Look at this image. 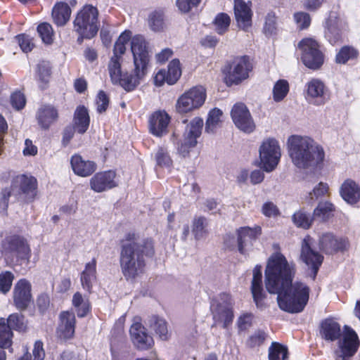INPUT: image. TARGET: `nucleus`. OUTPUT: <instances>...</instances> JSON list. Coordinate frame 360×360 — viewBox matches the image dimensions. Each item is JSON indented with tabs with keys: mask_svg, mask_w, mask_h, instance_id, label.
Returning a JSON list of instances; mask_svg holds the SVG:
<instances>
[{
	"mask_svg": "<svg viewBox=\"0 0 360 360\" xmlns=\"http://www.w3.org/2000/svg\"><path fill=\"white\" fill-rule=\"evenodd\" d=\"M296 268L280 252L271 255L265 269V285L267 291L277 294L281 309L290 313L302 311L307 305L310 289L302 282L292 283Z\"/></svg>",
	"mask_w": 360,
	"mask_h": 360,
	"instance_id": "f257e3e1",
	"label": "nucleus"
},
{
	"mask_svg": "<svg viewBox=\"0 0 360 360\" xmlns=\"http://www.w3.org/2000/svg\"><path fill=\"white\" fill-rule=\"evenodd\" d=\"M120 262L127 279H134L143 273L146 258L155 253L152 239H140L134 233H128L120 241Z\"/></svg>",
	"mask_w": 360,
	"mask_h": 360,
	"instance_id": "f03ea898",
	"label": "nucleus"
},
{
	"mask_svg": "<svg viewBox=\"0 0 360 360\" xmlns=\"http://www.w3.org/2000/svg\"><path fill=\"white\" fill-rule=\"evenodd\" d=\"M287 144L292 162L299 169L314 168L323 161V148L309 136H290Z\"/></svg>",
	"mask_w": 360,
	"mask_h": 360,
	"instance_id": "7ed1b4c3",
	"label": "nucleus"
},
{
	"mask_svg": "<svg viewBox=\"0 0 360 360\" xmlns=\"http://www.w3.org/2000/svg\"><path fill=\"white\" fill-rule=\"evenodd\" d=\"M134 66L130 71L122 73L121 64L116 60H112V63L108 65L109 74L112 83L120 84L127 91L135 89L146 75V68L139 65Z\"/></svg>",
	"mask_w": 360,
	"mask_h": 360,
	"instance_id": "20e7f679",
	"label": "nucleus"
},
{
	"mask_svg": "<svg viewBox=\"0 0 360 360\" xmlns=\"http://www.w3.org/2000/svg\"><path fill=\"white\" fill-rule=\"evenodd\" d=\"M3 253L8 263L22 264L27 263L31 256V250L27 240L19 236L7 238L3 245Z\"/></svg>",
	"mask_w": 360,
	"mask_h": 360,
	"instance_id": "39448f33",
	"label": "nucleus"
},
{
	"mask_svg": "<svg viewBox=\"0 0 360 360\" xmlns=\"http://www.w3.org/2000/svg\"><path fill=\"white\" fill-rule=\"evenodd\" d=\"M98 11L96 7L86 5L77 13L74 20V29L82 38L91 39L98 30Z\"/></svg>",
	"mask_w": 360,
	"mask_h": 360,
	"instance_id": "423d86ee",
	"label": "nucleus"
},
{
	"mask_svg": "<svg viewBox=\"0 0 360 360\" xmlns=\"http://www.w3.org/2000/svg\"><path fill=\"white\" fill-rule=\"evenodd\" d=\"M297 47L301 51V60L307 68L313 70L321 68L324 63V54L315 39L304 38L298 43Z\"/></svg>",
	"mask_w": 360,
	"mask_h": 360,
	"instance_id": "0eeeda50",
	"label": "nucleus"
},
{
	"mask_svg": "<svg viewBox=\"0 0 360 360\" xmlns=\"http://www.w3.org/2000/svg\"><path fill=\"white\" fill-rule=\"evenodd\" d=\"M233 304L232 297L226 292L221 293L212 300L210 309L215 324H222L223 328H227L232 323Z\"/></svg>",
	"mask_w": 360,
	"mask_h": 360,
	"instance_id": "6e6552de",
	"label": "nucleus"
},
{
	"mask_svg": "<svg viewBox=\"0 0 360 360\" xmlns=\"http://www.w3.org/2000/svg\"><path fill=\"white\" fill-rule=\"evenodd\" d=\"M206 96V91L202 86L192 87L179 97L176 110L185 114L198 109L204 104Z\"/></svg>",
	"mask_w": 360,
	"mask_h": 360,
	"instance_id": "1a4fd4ad",
	"label": "nucleus"
},
{
	"mask_svg": "<svg viewBox=\"0 0 360 360\" xmlns=\"http://www.w3.org/2000/svg\"><path fill=\"white\" fill-rule=\"evenodd\" d=\"M252 65L247 56L236 58L224 70V82L228 86L239 84L248 78Z\"/></svg>",
	"mask_w": 360,
	"mask_h": 360,
	"instance_id": "9d476101",
	"label": "nucleus"
},
{
	"mask_svg": "<svg viewBox=\"0 0 360 360\" xmlns=\"http://www.w3.org/2000/svg\"><path fill=\"white\" fill-rule=\"evenodd\" d=\"M259 153L262 168L267 172L273 171L281 157L278 141L274 139L264 140L259 147Z\"/></svg>",
	"mask_w": 360,
	"mask_h": 360,
	"instance_id": "9b49d317",
	"label": "nucleus"
},
{
	"mask_svg": "<svg viewBox=\"0 0 360 360\" xmlns=\"http://www.w3.org/2000/svg\"><path fill=\"white\" fill-rule=\"evenodd\" d=\"M203 126V120L200 117H195L187 126L184 133V141L177 148L178 152L183 157L188 155L190 149L197 144V139L200 136Z\"/></svg>",
	"mask_w": 360,
	"mask_h": 360,
	"instance_id": "f8f14e48",
	"label": "nucleus"
},
{
	"mask_svg": "<svg viewBox=\"0 0 360 360\" xmlns=\"http://www.w3.org/2000/svg\"><path fill=\"white\" fill-rule=\"evenodd\" d=\"M231 116L235 125L241 131L251 133L255 129V124L246 105L239 103L235 104L231 111Z\"/></svg>",
	"mask_w": 360,
	"mask_h": 360,
	"instance_id": "ddd939ff",
	"label": "nucleus"
},
{
	"mask_svg": "<svg viewBox=\"0 0 360 360\" xmlns=\"http://www.w3.org/2000/svg\"><path fill=\"white\" fill-rule=\"evenodd\" d=\"M131 39V50L134 58V65L147 68L149 62L148 43L141 35H136Z\"/></svg>",
	"mask_w": 360,
	"mask_h": 360,
	"instance_id": "4468645a",
	"label": "nucleus"
},
{
	"mask_svg": "<svg viewBox=\"0 0 360 360\" xmlns=\"http://www.w3.org/2000/svg\"><path fill=\"white\" fill-rule=\"evenodd\" d=\"M311 238H305L302 244L301 259L312 271V277L314 279L320 266L321 265L323 257L319 252L312 250L310 246Z\"/></svg>",
	"mask_w": 360,
	"mask_h": 360,
	"instance_id": "2eb2a0df",
	"label": "nucleus"
},
{
	"mask_svg": "<svg viewBox=\"0 0 360 360\" xmlns=\"http://www.w3.org/2000/svg\"><path fill=\"white\" fill-rule=\"evenodd\" d=\"M306 98L316 105L326 103L328 96L324 83L319 79H312L306 84Z\"/></svg>",
	"mask_w": 360,
	"mask_h": 360,
	"instance_id": "dca6fc26",
	"label": "nucleus"
},
{
	"mask_svg": "<svg viewBox=\"0 0 360 360\" xmlns=\"http://www.w3.org/2000/svg\"><path fill=\"white\" fill-rule=\"evenodd\" d=\"M13 299L18 309H25L32 302L30 283L26 279L19 280L14 286Z\"/></svg>",
	"mask_w": 360,
	"mask_h": 360,
	"instance_id": "f3484780",
	"label": "nucleus"
},
{
	"mask_svg": "<svg viewBox=\"0 0 360 360\" xmlns=\"http://www.w3.org/2000/svg\"><path fill=\"white\" fill-rule=\"evenodd\" d=\"M339 356L342 360L353 356L359 347L358 336L354 330L345 326L342 338L339 341Z\"/></svg>",
	"mask_w": 360,
	"mask_h": 360,
	"instance_id": "a211bd4d",
	"label": "nucleus"
},
{
	"mask_svg": "<svg viewBox=\"0 0 360 360\" xmlns=\"http://www.w3.org/2000/svg\"><path fill=\"white\" fill-rule=\"evenodd\" d=\"M261 233L260 227H240L237 229V249L238 252L245 255L252 245L255 240Z\"/></svg>",
	"mask_w": 360,
	"mask_h": 360,
	"instance_id": "6ab92c4d",
	"label": "nucleus"
},
{
	"mask_svg": "<svg viewBox=\"0 0 360 360\" xmlns=\"http://www.w3.org/2000/svg\"><path fill=\"white\" fill-rule=\"evenodd\" d=\"M130 335L133 344L139 349L147 350L154 344L153 338L147 333L144 326L139 322L131 325Z\"/></svg>",
	"mask_w": 360,
	"mask_h": 360,
	"instance_id": "aec40b11",
	"label": "nucleus"
},
{
	"mask_svg": "<svg viewBox=\"0 0 360 360\" xmlns=\"http://www.w3.org/2000/svg\"><path fill=\"white\" fill-rule=\"evenodd\" d=\"M116 174L109 170L96 173L90 179L91 188L97 193H101L117 186L115 181Z\"/></svg>",
	"mask_w": 360,
	"mask_h": 360,
	"instance_id": "412c9836",
	"label": "nucleus"
},
{
	"mask_svg": "<svg viewBox=\"0 0 360 360\" xmlns=\"http://www.w3.org/2000/svg\"><path fill=\"white\" fill-rule=\"evenodd\" d=\"M60 322L57 328V335L60 339L69 340L75 334L76 318L73 312L64 311L59 315Z\"/></svg>",
	"mask_w": 360,
	"mask_h": 360,
	"instance_id": "4be33fe9",
	"label": "nucleus"
},
{
	"mask_svg": "<svg viewBox=\"0 0 360 360\" xmlns=\"http://www.w3.org/2000/svg\"><path fill=\"white\" fill-rule=\"evenodd\" d=\"M251 3L243 0L234 1V14L238 26L243 30H248L252 25Z\"/></svg>",
	"mask_w": 360,
	"mask_h": 360,
	"instance_id": "5701e85b",
	"label": "nucleus"
},
{
	"mask_svg": "<svg viewBox=\"0 0 360 360\" xmlns=\"http://www.w3.org/2000/svg\"><path fill=\"white\" fill-rule=\"evenodd\" d=\"M262 274L261 266H256L253 269L251 292L254 302L257 308L263 309L266 307V295L262 287Z\"/></svg>",
	"mask_w": 360,
	"mask_h": 360,
	"instance_id": "b1692460",
	"label": "nucleus"
},
{
	"mask_svg": "<svg viewBox=\"0 0 360 360\" xmlns=\"http://www.w3.org/2000/svg\"><path fill=\"white\" fill-rule=\"evenodd\" d=\"M170 117L165 111H156L149 118V130L156 136H162L167 133Z\"/></svg>",
	"mask_w": 360,
	"mask_h": 360,
	"instance_id": "393cba45",
	"label": "nucleus"
},
{
	"mask_svg": "<svg viewBox=\"0 0 360 360\" xmlns=\"http://www.w3.org/2000/svg\"><path fill=\"white\" fill-rule=\"evenodd\" d=\"M70 164L74 173L82 177L89 176L97 168L94 161L86 160L77 154L72 156Z\"/></svg>",
	"mask_w": 360,
	"mask_h": 360,
	"instance_id": "a878e982",
	"label": "nucleus"
},
{
	"mask_svg": "<svg viewBox=\"0 0 360 360\" xmlns=\"http://www.w3.org/2000/svg\"><path fill=\"white\" fill-rule=\"evenodd\" d=\"M13 185L20 188L27 200H32L34 198L37 187V179L34 177L24 174L19 175L14 179Z\"/></svg>",
	"mask_w": 360,
	"mask_h": 360,
	"instance_id": "bb28decb",
	"label": "nucleus"
},
{
	"mask_svg": "<svg viewBox=\"0 0 360 360\" xmlns=\"http://www.w3.org/2000/svg\"><path fill=\"white\" fill-rule=\"evenodd\" d=\"M96 278V260L94 258L86 264L84 269L81 273L80 281L83 289L91 292Z\"/></svg>",
	"mask_w": 360,
	"mask_h": 360,
	"instance_id": "cd10ccee",
	"label": "nucleus"
},
{
	"mask_svg": "<svg viewBox=\"0 0 360 360\" xmlns=\"http://www.w3.org/2000/svg\"><path fill=\"white\" fill-rule=\"evenodd\" d=\"M340 194L349 204H356L360 200V187L353 180L347 179L341 186Z\"/></svg>",
	"mask_w": 360,
	"mask_h": 360,
	"instance_id": "c85d7f7f",
	"label": "nucleus"
},
{
	"mask_svg": "<svg viewBox=\"0 0 360 360\" xmlns=\"http://www.w3.org/2000/svg\"><path fill=\"white\" fill-rule=\"evenodd\" d=\"M321 249L327 254H333L345 248V241L338 239L332 233L323 234L320 238Z\"/></svg>",
	"mask_w": 360,
	"mask_h": 360,
	"instance_id": "c756f323",
	"label": "nucleus"
},
{
	"mask_svg": "<svg viewBox=\"0 0 360 360\" xmlns=\"http://www.w3.org/2000/svg\"><path fill=\"white\" fill-rule=\"evenodd\" d=\"M320 335L326 340L334 341L341 335L340 326L333 319H327L321 323Z\"/></svg>",
	"mask_w": 360,
	"mask_h": 360,
	"instance_id": "7c9ffc66",
	"label": "nucleus"
},
{
	"mask_svg": "<svg viewBox=\"0 0 360 360\" xmlns=\"http://www.w3.org/2000/svg\"><path fill=\"white\" fill-rule=\"evenodd\" d=\"M90 124V117L86 108L84 105L77 107L73 117L74 129L79 134L85 133Z\"/></svg>",
	"mask_w": 360,
	"mask_h": 360,
	"instance_id": "2f4dec72",
	"label": "nucleus"
},
{
	"mask_svg": "<svg viewBox=\"0 0 360 360\" xmlns=\"http://www.w3.org/2000/svg\"><path fill=\"white\" fill-rule=\"evenodd\" d=\"M148 326L151 330L158 335L160 340H167L169 338L168 324L164 319L153 316L148 319Z\"/></svg>",
	"mask_w": 360,
	"mask_h": 360,
	"instance_id": "473e14b6",
	"label": "nucleus"
},
{
	"mask_svg": "<svg viewBox=\"0 0 360 360\" xmlns=\"http://www.w3.org/2000/svg\"><path fill=\"white\" fill-rule=\"evenodd\" d=\"M57 117L58 112L52 106L46 105L39 109L37 120L39 124L44 129H48L56 120Z\"/></svg>",
	"mask_w": 360,
	"mask_h": 360,
	"instance_id": "72a5a7b5",
	"label": "nucleus"
},
{
	"mask_svg": "<svg viewBox=\"0 0 360 360\" xmlns=\"http://www.w3.org/2000/svg\"><path fill=\"white\" fill-rule=\"evenodd\" d=\"M130 39L131 32L129 31H125L120 35L115 44L113 56H112L108 65H110L112 63V60H115L118 63L121 64L122 56L125 53L126 45Z\"/></svg>",
	"mask_w": 360,
	"mask_h": 360,
	"instance_id": "f704fd0d",
	"label": "nucleus"
},
{
	"mask_svg": "<svg viewBox=\"0 0 360 360\" xmlns=\"http://www.w3.org/2000/svg\"><path fill=\"white\" fill-rule=\"evenodd\" d=\"M71 15L70 6L65 3H58L53 8L52 17L58 25L62 26L66 24Z\"/></svg>",
	"mask_w": 360,
	"mask_h": 360,
	"instance_id": "c9c22d12",
	"label": "nucleus"
},
{
	"mask_svg": "<svg viewBox=\"0 0 360 360\" xmlns=\"http://www.w3.org/2000/svg\"><path fill=\"white\" fill-rule=\"evenodd\" d=\"M72 306L75 308L78 317H84L90 311V303L89 300L84 297L82 295L77 292L72 296Z\"/></svg>",
	"mask_w": 360,
	"mask_h": 360,
	"instance_id": "e433bc0d",
	"label": "nucleus"
},
{
	"mask_svg": "<svg viewBox=\"0 0 360 360\" xmlns=\"http://www.w3.org/2000/svg\"><path fill=\"white\" fill-rule=\"evenodd\" d=\"M223 122V112L219 108L212 109L208 114L205 124V131L213 133Z\"/></svg>",
	"mask_w": 360,
	"mask_h": 360,
	"instance_id": "4c0bfd02",
	"label": "nucleus"
},
{
	"mask_svg": "<svg viewBox=\"0 0 360 360\" xmlns=\"http://www.w3.org/2000/svg\"><path fill=\"white\" fill-rule=\"evenodd\" d=\"M207 221L205 217H197L193 220L192 232L195 239H204L207 234Z\"/></svg>",
	"mask_w": 360,
	"mask_h": 360,
	"instance_id": "58836bf2",
	"label": "nucleus"
},
{
	"mask_svg": "<svg viewBox=\"0 0 360 360\" xmlns=\"http://www.w3.org/2000/svg\"><path fill=\"white\" fill-rule=\"evenodd\" d=\"M13 333L6 319L0 318V347L8 348L12 345Z\"/></svg>",
	"mask_w": 360,
	"mask_h": 360,
	"instance_id": "ea45409f",
	"label": "nucleus"
},
{
	"mask_svg": "<svg viewBox=\"0 0 360 360\" xmlns=\"http://www.w3.org/2000/svg\"><path fill=\"white\" fill-rule=\"evenodd\" d=\"M290 90L289 83L285 79H279L274 85L272 94L275 102H281L288 95Z\"/></svg>",
	"mask_w": 360,
	"mask_h": 360,
	"instance_id": "a19ab883",
	"label": "nucleus"
},
{
	"mask_svg": "<svg viewBox=\"0 0 360 360\" xmlns=\"http://www.w3.org/2000/svg\"><path fill=\"white\" fill-rule=\"evenodd\" d=\"M51 76V65L49 62L42 61L38 65L37 77L41 89H44Z\"/></svg>",
	"mask_w": 360,
	"mask_h": 360,
	"instance_id": "79ce46f5",
	"label": "nucleus"
},
{
	"mask_svg": "<svg viewBox=\"0 0 360 360\" xmlns=\"http://www.w3.org/2000/svg\"><path fill=\"white\" fill-rule=\"evenodd\" d=\"M6 321L11 330L14 329L20 332H25L27 330V323L25 320V317L20 314H12Z\"/></svg>",
	"mask_w": 360,
	"mask_h": 360,
	"instance_id": "37998d69",
	"label": "nucleus"
},
{
	"mask_svg": "<svg viewBox=\"0 0 360 360\" xmlns=\"http://www.w3.org/2000/svg\"><path fill=\"white\" fill-rule=\"evenodd\" d=\"M166 72L168 77L167 84L170 85L175 84L181 75V69L179 60L178 59L172 60L169 63L168 65V70Z\"/></svg>",
	"mask_w": 360,
	"mask_h": 360,
	"instance_id": "c03bdc74",
	"label": "nucleus"
},
{
	"mask_svg": "<svg viewBox=\"0 0 360 360\" xmlns=\"http://www.w3.org/2000/svg\"><path fill=\"white\" fill-rule=\"evenodd\" d=\"M269 360H285L288 359V349L282 345L273 342L269 349Z\"/></svg>",
	"mask_w": 360,
	"mask_h": 360,
	"instance_id": "a18cd8bd",
	"label": "nucleus"
},
{
	"mask_svg": "<svg viewBox=\"0 0 360 360\" xmlns=\"http://www.w3.org/2000/svg\"><path fill=\"white\" fill-rule=\"evenodd\" d=\"M358 56V51L353 47L343 46L336 55L335 61L338 63L345 64L349 60L356 58Z\"/></svg>",
	"mask_w": 360,
	"mask_h": 360,
	"instance_id": "49530a36",
	"label": "nucleus"
},
{
	"mask_svg": "<svg viewBox=\"0 0 360 360\" xmlns=\"http://www.w3.org/2000/svg\"><path fill=\"white\" fill-rule=\"evenodd\" d=\"M292 221L297 227L308 229L311 226L313 219L309 214L299 210L293 214Z\"/></svg>",
	"mask_w": 360,
	"mask_h": 360,
	"instance_id": "de8ad7c7",
	"label": "nucleus"
},
{
	"mask_svg": "<svg viewBox=\"0 0 360 360\" xmlns=\"http://www.w3.org/2000/svg\"><path fill=\"white\" fill-rule=\"evenodd\" d=\"M148 23L150 27L155 32H159L164 29V13L162 11H154L148 18Z\"/></svg>",
	"mask_w": 360,
	"mask_h": 360,
	"instance_id": "09e8293b",
	"label": "nucleus"
},
{
	"mask_svg": "<svg viewBox=\"0 0 360 360\" xmlns=\"http://www.w3.org/2000/svg\"><path fill=\"white\" fill-rule=\"evenodd\" d=\"M333 210L334 206L332 203L329 202H321L314 210V214L322 220H326L330 217Z\"/></svg>",
	"mask_w": 360,
	"mask_h": 360,
	"instance_id": "8fccbe9b",
	"label": "nucleus"
},
{
	"mask_svg": "<svg viewBox=\"0 0 360 360\" xmlns=\"http://www.w3.org/2000/svg\"><path fill=\"white\" fill-rule=\"evenodd\" d=\"M231 19L226 13L218 14L214 20L215 30L219 34H224L227 31L230 25Z\"/></svg>",
	"mask_w": 360,
	"mask_h": 360,
	"instance_id": "3c124183",
	"label": "nucleus"
},
{
	"mask_svg": "<svg viewBox=\"0 0 360 360\" xmlns=\"http://www.w3.org/2000/svg\"><path fill=\"white\" fill-rule=\"evenodd\" d=\"M37 32L45 44H50L53 42V31L50 24L41 23L37 27Z\"/></svg>",
	"mask_w": 360,
	"mask_h": 360,
	"instance_id": "603ef678",
	"label": "nucleus"
},
{
	"mask_svg": "<svg viewBox=\"0 0 360 360\" xmlns=\"http://www.w3.org/2000/svg\"><path fill=\"white\" fill-rule=\"evenodd\" d=\"M45 352L43 348V343L41 341H36L32 349V355L25 354L19 360H44Z\"/></svg>",
	"mask_w": 360,
	"mask_h": 360,
	"instance_id": "864d4df0",
	"label": "nucleus"
},
{
	"mask_svg": "<svg viewBox=\"0 0 360 360\" xmlns=\"http://www.w3.org/2000/svg\"><path fill=\"white\" fill-rule=\"evenodd\" d=\"M14 275L11 271H4L0 274V292L6 294L11 288Z\"/></svg>",
	"mask_w": 360,
	"mask_h": 360,
	"instance_id": "5fc2aeb1",
	"label": "nucleus"
},
{
	"mask_svg": "<svg viewBox=\"0 0 360 360\" xmlns=\"http://www.w3.org/2000/svg\"><path fill=\"white\" fill-rule=\"evenodd\" d=\"M155 160L158 165L162 167H170L172 165V160L167 150L164 148H159L155 154Z\"/></svg>",
	"mask_w": 360,
	"mask_h": 360,
	"instance_id": "6e6d98bb",
	"label": "nucleus"
},
{
	"mask_svg": "<svg viewBox=\"0 0 360 360\" xmlns=\"http://www.w3.org/2000/svg\"><path fill=\"white\" fill-rule=\"evenodd\" d=\"M201 0H177L176 6L182 13H188L192 8L197 7Z\"/></svg>",
	"mask_w": 360,
	"mask_h": 360,
	"instance_id": "4d7b16f0",
	"label": "nucleus"
},
{
	"mask_svg": "<svg viewBox=\"0 0 360 360\" xmlns=\"http://www.w3.org/2000/svg\"><path fill=\"white\" fill-rule=\"evenodd\" d=\"M294 18L297 26L301 29L307 28L311 23V18L307 13L299 12L294 15Z\"/></svg>",
	"mask_w": 360,
	"mask_h": 360,
	"instance_id": "13d9d810",
	"label": "nucleus"
},
{
	"mask_svg": "<svg viewBox=\"0 0 360 360\" xmlns=\"http://www.w3.org/2000/svg\"><path fill=\"white\" fill-rule=\"evenodd\" d=\"M17 39L23 52L27 53L32 50L34 44L32 41V39H30L29 36L25 34L18 35L17 37Z\"/></svg>",
	"mask_w": 360,
	"mask_h": 360,
	"instance_id": "bf43d9fd",
	"label": "nucleus"
},
{
	"mask_svg": "<svg viewBox=\"0 0 360 360\" xmlns=\"http://www.w3.org/2000/svg\"><path fill=\"white\" fill-rule=\"evenodd\" d=\"M276 30V17L271 13H269L265 20L264 31L266 35H271Z\"/></svg>",
	"mask_w": 360,
	"mask_h": 360,
	"instance_id": "052dcab7",
	"label": "nucleus"
},
{
	"mask_svg": "<svg viewBox=\"0 0 360 360\" xmlns=\"http://www.w3.org/2000/svg\"><path fill=\"white\" fill-rule=\"evenodd\" d=\"M109 99L104 91H101L96 98L97 111L99 113L105 112L108 106Z\"/></svg>",
	"mask_w": 360,
	"mask_h": 360,
	"instance_id": "680f3d73",
	"label": "nucleus"
},
{
	"mask_svg": "<svg viewBox=\"0 0 360 360\" xmlns=\"http://www.w3.org/2000/svg\"><path fill=\"white\" fill-rule=\"evenodd\" d=\"M11 103L13 108L17 110H20L23 108L25 105V96L20 92L13 93L11 96Z\"/></svg>",
	"mask_w": 360,
	"mask_h": 360,
	"instance_id": "e2e57ef3",
	"label": "nucleus"
},
{
	"mask_svg": "<svg viewBox=\"0 0 360 360\" xmlns=\"http://www.w3.org/2000/svg\"><path fill=\"white\" fill-rule=\"evenodd\" d=\"M262 213L268 217H276L279 214V210L273 202H268L262 206Z\"/></svg>",
	"mask_w": 360,
	"mask_h": 360,
	"instance_id": "0e129e2a",
	"label": "nucleus"
},
{
	"mask_svg": "<svg viewBox=\"0 0 360 360\" xmlns=\"http://www.w3.org/2000/svg\"><path fill=\"white\" fill-rule=\"evenodd\" d=\"M328 190V186L326 184L320 182L314 188L312 192L309 193L311 198L313 199L314 197L318 198L320 196L325 195Z\"/></svg>",
	"mask_w": 360,
	"mask_h": 360,
	"instance_id": "69168bd1",
	"label": "nucleus"
},
{
	"mask_svg": "<svg viewBox=\"0 0 360 360\" xmlns=\"http://www.w3.org/2000/svg\"><path fill=\"white\" fill-rule=\"evenodd\" d=\"M252 317L251 314H243L238 320V326L240 330H245L252 324Z\"/></svg>",
	"mask_w": 360,
	"mask_h": 360,
	"instance_id": "338daca9",
	"label": "nucleus"
},
{
	"mask_svg": "<svg viewBox=\"0 0 360 360\" xmlns=\"http://www.w3.org/2000/svg\"><path fill=\"white\" fill-rule=\"evenodd\" d=\"M224 244L230 250L237 248V231L236 233L226 234L224 238Z\"/></svg>",
	"mask_w": 360,
	"mask_h": 360,
	"instance_id": "774afa93",
	"label": "nucleus"
}]
</instances>
